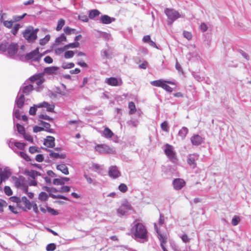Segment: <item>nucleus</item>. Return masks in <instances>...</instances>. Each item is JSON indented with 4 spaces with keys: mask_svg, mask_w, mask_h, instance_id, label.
<instances>
[{
    "mask_svg": "<svg viewBox=\"0 0 251 251\" xmlns=\"http://www.w3.org/2000/svg\"><path fill=\"white\" fill-rule=\"evenodd\" d=\"M35 160L38 162H41L44 160V157L42 154H37L35 157Z\"/></svg>",
    "mask_w": 251,
    "mask_h": 251,
    "instance_id": "0e129e2a",
    "label": "nucleus"
},
{
    "mask_svg": "<svg viewBox=\"0 0 251 251\" xmlns=\"http://www.w3.org/2000/svg\"><path fill=\"white\" fill-rule=\"evenodd\" d=\"M173 184L175 189L180 190L185 184V181L180 178H176L173 180Z\"/></svg>",
    "mask_w": 251,
    "mask_h": 251,
    "instance_id": "4468645a",
    "label": "nucleus"
},
{
    "mask_svg": "<svg viewBox=\"0 0 251 251\" xmlns=\"http://www.w3.org/2000/svg\"><path fill=\"white\" fill-rule=\"evenodd\" d=\"M67 49V48H65V46H64L63 48H59L56 49L55 51L56 53L61 54Z\"/></svg>",
    "mask_w": 251,
    "mask_h": 251,
    "instance_id": "052dcab7",
    "label": "nucleus"
},
{
    "mask_svg": "<svg viewBox=\"0 0 251 251\" xmlns=\"http://www.w3.org/2000/svg\"><path fill=\"white\" fill-rule=\"evenodd\" d=\"M80 46L79 43L75 42V43H70L65 45V48L68 49L69 48H76L79 47Z\"/></svg>",
    "mask_w": 251,
    "mask_h": 251,
    "instance_id": "c9c22d12",
    "label": "nucleus"
},
{
    "mask_svg": "<svg viewBox=\"0 0 251 251\" xmlns=\"http://www.w3.org/2000/svg\"><path fill=\"white\" fill-rule=\"evenodd\" d=\"M50 196L53 199H61L67 201L69 200L67 197L61 195H54L51 194H50Z\"/></svg>",
    "mask_w": 251,
    "mask_h": 251,
    "instance_id": "ea45409f",
    "label": "nucleus"
},
{
    "mask_svg": "<svg viewBox=\"0 0 251 251\" xmlns=\"http://www.w3.org/2000/svg\"><path fill=\"white\" fill-rule=\"evenodd\" d=\"M100 14V11L97 9L90 10L89 13V18L91 19H94L96 17Z\"/></svg>",
    "mask_w": 251,
    "mask_h": 251,
    "instance_id": "4be33fe9",
    "label": "nucleus"
},
{
    "mask_svg": "<svg viewBox=\"0 0 251 251\" xmlns=\"http://www.w3.org/2000/svg\"><path fill=\"white\" fill-rule=\"evenodd\" d=\"M56 249V245L54 243L48 244L46 247L47 251H54Z\"/></svg>",
    "mask_w": 251,
    "mask_h": 251,
    "instance_id": "c03bdc74",
    "label": "nucleus"
},
{
    "mask_svg": "<svg viewBox=\"0 0 251 251\" xmlns=\"http://www.w3.org/2000/svg\"><path fill=\"white\" fill-rule=\"evenodd\" d=\"M202 137L198 134H195L191 138V141H201Z\"/></svg>",
    "mask_w": 251,
    "mask_h": 251,
    "instance_id": "49530a36",
    "label": "nucleus"
},
{
    "mask_svg": "<svg viewBox=\"0 0 251 251\" xmlns=\"http://www.w3.org/2000/svg\"><path fill=\"white\" fill-rule=\"evenodd\" d=\"M160 126L162 130L165 132H168L169 129V126H168V123L166 121H164V122H163L161 124Z\"/></svg>",
    "mask_w": 251,
    "mask_h": 251,
    "instance_id": "4c0bfd02",
    "label": "nucleus"
},
{
    "mask_svg": "<svg viewBox=\"0 0 251 251\" xmlns=\"http://www.w3.org/2000/svg\"><path fill=\"white\" fill-rule=\"evenodd\" d=\"M199 158V155L196 153L190 154L188 155L187 162L189 165L193 169H194L197 166L196 162Z\"/></svg>",
    "mask_w": 251,
    "mask_h": 251,
    "instance_id": "6e6552de",
    "label": "nucleus"
},
{
    "mask_svg": "<svg viewBox=\"0 0 251 251\" xmlns=\"http://www.w3.org/2000/svg\"><path fill=\"white\" fill-rule=\"evenodd\" d=\"M53 183L54 185H63L64 184V182L63 181V179H59V178H55L53 180Z\"/></svg>",
    "mask_w": 251,
    "mask_h": 251,
    "instance_id": "603ef678",
    "label": "nucleus"
},
{
    "mask_svg": "<svg viewBox=\"0 0 251 251\" xmlns=\"http://www.w3.org/2000/svg\"><path fill=\"white\" fill-rule=\"evenodd\" d=\"M41 76V75L39 74L36 75H35L32 76L30 78V81L32 83L36 82L38 79L39 78V77Z\"/></svg>",
    "mask_w": 251,
    "mask_h": 251,
    "instance_id": "13d9d810",
    "label": "nucleus"
},
{
    "mask_svg": "<svg viewBox=\"0 0 251 251\" xmlns=\"http://www.w3.org/2000/svg\"><path fill=\"white\" fill-rule=\"evenodd\" d=\"M38 28L34 29L32 26H28L26 27L22 34L24 38L28 43H34L37 38Z\"/></svg>",
    "mask_w": 251,
    "mask_h": 251,
    "instance_id": "7ed1b4c3",
    "label": "nucleus"
},
{
    "mask_svg": "<svg viewBox=\"0 0 251 251\" xmlns=\"http://www.w3.org/2000/svg\"><path fill=\"white\" fill-rule=\"evenodd\" d=\"M128 108L129 109V113L130 114H134L136 111L135 105L132 101L129 102Z\"/></svg>",
    "mask_w": 251,
    "mask_h": 251,
    "instance_id": "c85d7f7f",
    "label": "nucleus"
},
{
    "mask_svg": "<svg viewBox=\"0 0 251 251\" xmlns=\"http://www.w3.org/2000/svg\"><path fill=\"white\" fill-rule=\"evenodd\" d=\"M40 124L44 126V128H46L47 131L52 132V129L50 128V125L49 123L41 121Z\"/></svg>",
    "mask_w": 251,
    "mask_h": 251,
    "instance_id": "c756f323",
    "label": "nucleus"
},
{
    "mask_svg": "<svg viewBox=\"0 0 251 251\" xmlns=\"http://www.w3.org/2000/svg\"><path fill=\"white\" fill-rule=\"evenodd\" d=\"M64 32L67 35L74 34L76 33L75 29L74 28H71L69 26H66L64 28Z\"/></svg>",
    "mask_w": 251,
    "mask_h": 251,
    "instance_id": "cd10ccee",
    "label": "nucleus"
},
{
    "mask_svg": "<svg viewBox=\"0 0 251 251\" xmlns=\"http://www.w3.org/2000/svg\"><path fill=\"white\" fill-rule=\"evenodd\" d=\"M10 200L13 202H16V203H19L21 202V200L20 198L16 197V196H13L9 198Z\"/></svg>",
    "mask_w": 251,
    "mask_h": 251,
    "instance_id": "bf43d9fd",
    "label": "nucleus"
},
{
    "mask_svg": "<svg viewBox=\"0 0 251 251\" xmlns=\"http://www.w3.org/2000/svg\"><path fill=\"white\" fill-rule=\"evenodd\" d=\"M158 238L160 242L161 247L166 246L168 239V235L167 234H159V232L158 231Z\"/></svg>",
    "mask_w": 251,
    "mask_h": 251,
    "instance_id": "f3484780",
    "label": "nucleus"
},
{
    "mask_svg": "<svg viewBox=\"0 0 251 251\" xmlns=\"http://www.w3.org/2000/svg\"><path fill=\"white\" fill-rule=\"evenodd\" d=\"M114 20V18H112L106 15L101 16L100 19L101 23L103 24H109Z\"/></svg>",
    "mask_w": 251,
    "mask_h": 251,
    "instance_id": "2eb2a0df",
    "label": "nucleus"
},
{
    "mask_svg": "<svg viewBox=\"0 0 251 251\" xmlns=\"http://www.w3.org/2000/svg\"><path fill=\"white\" fill-rule=\"evenodd\" d=\"M167 84H174L173 82L169 81H166L162 79L158 80V87H161L163 89L169 92H172L173 89Z\"/></svg>",
    "mask_w": 251,
    "mask_h": 251,
    "instance_id": "9b49d317",
    "label": "nucleus"
},
{
    "mask_svg": "<svg viewBox=\"0 0 251 251\" xmlns=\"http://www.w3.org/2000/svg\"><path fill=\"white\" fill-rule=\"evenodd\" d=\"M27 15L26 13H24L21 16L14 15L12 17L13 22H18L23 20L24 17Z\"/></svg>",
    "mask_w": 251,
    "mask_h": 251,
    "instance_id": "2f4dec72",
    "label": "nucleus"
},
{
    "mask_svg": "<svg viewBox=\"0 0 251 251\" xmlns=\"http://www.w3.org/2000/svg\"><path fill=\"white\" fill-rule=\"evenodd\" d=\"M16 127H17V130L19 133H20L21 134H22V135L25 134V127L23 126H22L19 124H17L16 125Z\"/></svg>",
    "mask_w": 251,
    "mask_h": 251,
    "instance_id": "e433bc0d",
    "label": "nucleus"
},
{
    "mask_svg": "<svg viewBox=\"0 0 251 251\" xmlns=\"http://www.w3.org/2000/svg\"><path fill=\"white\" fill-rule=\"evenodd\" d=\"M74 52L72 50L66 51L64 53V57L65 58H70L74 56Z\"/></svg>",
    "mask_w": 251,
    "mask_h": 251,
    "instance_id": "de8ad7c7",
    "label": "nucleus"
},
{
    "mask_svg": "<svg viewBox=\"0 0 251 251\" xmlns=\"http://www.w3.org/2000/svg\"><path fill=\"white\" fill-rule=\"evenodd\" d=\"M95 150L101 153H113V149L110 148L105 144H98L95 147Z\"/></svg>",
    "mask_w": 251,
    "mask_h": 251,
    "instance_id": "1a4fd4ad",
    "label": "nucleus"
},
{
    "mask_svg": "<svg viewBox=\"0 0 251 251\" xmlns=\"http://www.w3.org/2000/svg\"><path fill=\"white\" fill-rule=\"evenodd\" d=\"M14 145L18 148L22 150L24 149L25 144L24 142H14Z\"/></svg>",
    "mask_w": 251,
    "mask_h": 251,
    "instance_id": "3c124183",
    "label": "nucleus"
},
{
    "mask_svg": "<svg viewBox=\"0 0 251 251\" xmlns=\"http://www.w3.org/2000/svg\"><path fill=\"white\" fill-rule=\"evenodd\" d=\"M10 172L7 170L4 169L3 170L0 171V177H1L2 179H7L10 176Z\"/></svg>",
    "mask_w": 251,
    "mask_h": 251,
    "instance_id": "aec40b11",
    "label": "nucleus"
},
{
    "mask_svg": "<svg viewBox=\"0 0 251 251\" xmlns=\"http://www.w3.org/2000/svg\"><path fill=\"white\" fill-rule=\"evenodd\" d=\"M240 219L239 216H234L231 221V224L233 226H237L240 222Z\"/></svg>",
    "mask_w": 251,
    "mask_h": 251,
    "instance_id": "79ce46f5",
    "label": "nucleus"
},
{
    "mask_svg": "<svg viewBox=\"0 0 251 251\" xmlns=\"http://www.w3.org/2000/svg\"><path fill=\"white\" fill-rule=\"evenodd\" d=\"M22 27V25L20 24H16L14 25V26L11 30V33L16 36L18 33L19 29Z\"/></svg>",
    "mask_w": 251,
    "mask_h": 251,
    "instance_id": "a878e982",
    "label": "nucleus"
},
{
    "mask_svg": "<svg viewBox=\"0 0 251 251\" xmlns=\"http://www.w3.org/2000/svg\"><path fill=\"white\" fill-rule=\"evenodd\" d=\"M25 174L27 175L31 179H35L36 176L41 175L39 172L35 170L25 171Z\"/></svg>",
    "mask_w": 251,
    "mask_h": 251,
    "instance_id": "dca6fc26",
    "label": "nucleus"
},
{
    "mask_svg": "<svg viewBox=\"0 0 251 251\" xmlns=\"http://www.w3.org/2000/svg\"><path fill=\"white\" fill-rule=\"evenodd\" d=\"M165 154L167 156L169 160L173 163H176L177 159L176 156V153L174 150V147L167 144L165 145L164 149Z\"/></svg>",
    "mask_w": 251,
    "mask_h": 251,
    "instance_id": "20e7f679",
    "label": "nucleus"
},
{
    "mask_svg": "<svg viewBox=\"0 0 251 251\" xmlns=\"http://www.w3.org/2000/svg\"><path fill=\"white\" fill-rule=\"evenodd\" d=\"M32 90L33 86L31 84H29L24 87L22 92L24 94L28 95Z\"/></svg>",
    "mask_w": 251,
    "mask_h": 251,
    "instance_id": "bb28decb",
    "label": "nucleus"
},
{
    "mask_svg": "<svg viewBox=\"0 0 251 251\" xmlns=\"http://www.w3.org/2000/svg\"><path fill=\"white\" fill-rule=\"evenodd\" d=\"M103 134L105 137L109 138L113 135V133L108 127H106L103 131Z\"/></svg>",
    "mask_w": 251,
    "mask_h": 251,
    "instance_id": "b1692460",
    "label": "nucleus"
},
{
    "mask_svg": "<svg viewBox=\"0 0 251 251\" xmlns=\"http://www.w3.org/2000/svg\"><path fill=\"white\" fill-rule=\"evenodd\" d=\"M179 237L181 239L182 241L184 243H188L190 241V239L188 238V236L186 234H184L183 235H178Z\"/></svg>",
    "mask_w": 251,
    "mask_h": 251,
    "instance_id": "09e8293b",
    "label": "nucleus"
},
{
    "mask_svg": "<svg viewBox=\"0 0 251 251\" xmlns=\"http://www.w3.org/2000/svg\"><path fill=\"white\" fill-rule=\"evenodd\" d=\"M183 36L188 40H190L192 38V35L191 32L187 31H184L183 32Z\"/></svg>",
    "mask_w": 251,
    "mask_h": 251,
    "instance_id": "864d4df0",
    "label": "nucleus"
},
{
    "mask_svg": "<svg viewBox=\"0 0 251 251\" xmlns=\"http://www.w3.org/2000/svg\"><path fill=\"white\" fill-rule=\"evenodd\" d=\"M135 239L147 240V231L145 226L141 223H138L132 228Z\"/></svg>",
    "mask_w": 251,
    "mask_h": 251,
    "instance_id": "f03ea898",
    "label": "nucleus"
},
{
    "mask_svg": "<svg viewBox=\"0 0 251 251\" xmlns=\"http://www.w3.org/2000/svg\"><path fill=\"white\" fill-rule=\"evenodd\" d=\"M48 199V194L44 192H41L39 195V199L42 201H46Z\"/></svg>",
    "mask_w": 251,
    "mask_h": 251,
    "instance_id": "72a5a7b5",
    "label": "nucleus"
},
{
    "mask_svg": "<svg viewBox=\"0 0 251 251\" xmlns=\"http://www.w3.org/2000/svg\"><path fill=\"white\" fill-rule=\"evenodd\" d=\"M4 191L5 194L8 196H11L13 194V191L12 189L8 186H5L4 187Z\"/></svg>",
    "mask_w": 251,
    "mask_h": 251,
    "instance_id": "a19ab883",
    "label": "nucleus"
},
{
    "mask_svg": "<svg viewBox=\"0 0 251 251\" xmlns=\"http://www.w3.org/2000/svg\"><path fill=\"white\" fill-rule=\"evenodd\" d=\"M20 156L21 157H22L24 159H25V160L28 161L30 160V157L25 152H24L23 151H20Z\"/></svg>",
    "mask_w": 251,
    "mask_h": 251,
    "instance_id": "4d7b16f0",
    "label": "nucleus"
},
{
    "mask_svg": "<svg viewBox=\"0 0 251 251\" xmlns=\"http://www.w3.org/2000/svg\"><path fill=\"white\" fill-rule=\"evenodd\" d=\"M19 48V45L17 43H11L9 44L7 53L9 56H14L17 52Z\"/></svg>",
    "mask_w": 251,
    "mask_h": 251,
    "instance_id": "9d476101",
    "label": "nucleus"
},
{
    "mask_svg": "<svg viewBox=\"0 0 251 251\" xmlns=\"http://www.w3.org/2000/svg\"><path fill=\"white\" fill-rule=\"evenodd\" d=\"M200 29L201 30V31L203 32L207 30V26L204 23H202L200 25Z\"/></svg>",
    "mask_w": 251,
    "mask_h": 251,
    "instance_id": "774afa93",
    "label": "nucleus"
},
{
    "mask_svg": "<svg viewBox=\"0 0 251 251\" xmlns=\"http://www.w3.org/2000/svg\"><path fill=\"white\" fill-rule=\"evenodd\" d=\"M56 169L65 175H68L69 174L68 168L65 164L58 165L56 166Z\"/></svg>",
    "mask_w": 251,
    "mask_h": 251,
    "instance_id": "a211bd4d",
    "label": "nucleus"
},
{
    "mask_svg": "<svg viewBox=\"0 0 251 251\" xmlns=\"http://www.w3.org/2000/svg\"><path fill=\"white\" fill-rule=\"evenodd\" d=\"M164 13L167 17V22L170 25L177 19L180 18H183L185 17L184 14L180 13L174 8H166L164 10Z\"/></svg>",
    "mask_w": 251,
    "mask_h": 251,
    "instance_id": "f257e3e1",
    "label": "nucleus"
},
{
    "mask_svg": "<svg viewBox=\"0 0 251 251\" xmlns=\"http://www.w3.org/2000/svg\"><path fill=\"white\" fill-rule=\"evenodd\" d=\"M105 82L109 85L112 86H120L123 84V81L121 78H117L114 77L106 78Z\"/></svg>",
    "mask_w": 251,
    "mask_h": 251,
    "instance_id": "0eeeda50",
    "label": "nucleus"
},
{
    "mask_svg": "<svg viewBox=\"0 0 251 251\" xmlns=\"http://www.w3.org/2000/svg\"><path fill=\"white\" fill-rule=\"evenodd\" d=\"M50 39V36L49 35H47L45 37L42 39H41L40 40V44L41 45H45Z\"/></svg>",
    "mask_w": 251,
    "mask_h": 251,
    "instance_id": "58836bf2",
    "label": "nucleus"
},
{
    "mask_svg": "<svg viewBox=\"0 0 251 251\" xmlns=\"http://www.w3.org/2000/svg\"><path fill=\"white\" fill-rule=\"evenodd\" d=\"M36 113V107L33 106L31 107L29 110V113L31 115H35Z\"/></svg>",
    "mask_w": 251,
    "mask_h": 251,
    "instance_id": "338daca9",
    "label": "nucleus"
},
{
    "mask_svg": "<svg viewBox=\"0 0 251 251\" xmlns=\"http://www.w3.org/2000/svg\"><path fill=\"white\" fill-rule=\"evenodd\" d=\"M44 145L47 148H53L55 146V142H43Z\"/></svg>",
    "mask_w": 251,
    "mask_h": 251,
    "instance_id": "680f3d73",
    "label": "nucleus"
},
{
    "mask_svg": "<svg viewBox=\"0 0 251 251\" xmlns=\"http://www.w3.org/2000/svg\"><path fill=\"white\" fill-rule=\"evenodd\" d=\"M56 92L59 95L65 96L69 94L70 91L67 89L65 85L61 83L59 86L56 87Z\"/></svg>",
    "mask_w": 251,
    "mask_h": 251,
    "instance_id": "f8f14e48",
    "label": "nucleus"
},
{
    "mask_svg": "<svg viewBox=\"0 0 251 251\" xmlns=\"http://www.w3.org/2000/svg\"><path fill=\"white\" fill-rule=\"evenodd\" d=\"M50 156L51 157L54 158H62L64 159L66 158V155L65 154H59L58 153L54 152L53 151H51L50 153Z\"/></svg>",
    "mask_w": 251,
    "mask_h": 251,
    "instance_id": "5701e85b",
    "label": "nucleus"
},
{
    "mask_svg": "<svg viewBox=\"0 0 251 251\" xmlns=\"http://www.w3.org/2000/svg\"><path fill=\"white\" fill-rule=\"evenodd\" d=\"M109 176L113 178H116L120 176L121 174L118 170V168L116 166H111L108 171Z\"/></svg>",
    "mask_w": 251,
    "mask_h": 251,
    "instance_id": "ddd939ff",
    "label": "nucleus"
},
{
    "mask_svg": "<svg viewBox=\"0 0 251 251\" xmlns=\"http://www.w3.org/2000/svg\"><path fill=\"white\" fill-rule=\"evenodd\" d=\"M29 151L31 153H34L35 152H38L40 151H39L38 147H37L36 146H32V147H29Z\"/></svg>",
    "mask_w": 251,
    "mask_h": 251,
    "instance_id": "5fc2aeb1",
    "label": "nucleus"
},
{
    "mask_svg": "<svg viewBox=\"0 0 251 251\" xmlns=\"http://www.w3.org/2000/svg\"><path fill=\"white\" fill-rule=\"evenodd\" d=\"M2 24L5 27L11 28L13 25V21L12 20H5L3 21Z\"/></svg>",
    "mask_w": 251,
    "mask_h": 251,
    "instance_id": "473e14b6",
    "label": "nucleus"
},
{
    "mask_svg": "<svg viewBox=\"0 0 251 251\" xmlns=\"http://www.w3.org/2000/svg\"><path fill=\"white\" fill-rule=\"evenodd\" d=\"M119 190L122 193H125L127 190V186L124 183H121L119 186Z\"/></svg>",
    "mask_w": 251,
    "mask_h": 251,
    "instance_id": "a18cd8bd",
    "label": "nucleus"
},
{
    "mask_svg": "<svg viewBox=\"0 0 251 251\" xmlns=\"http://www.w3.org/2000/svg\"><path fill=\"white\" fill-rule=\"evenodd\" d=\"M25 96L23 94L17 98L16 100V104L18 107L21 108L23 107L25 103Z\"/></svg>",
    "mask_w": 251,
    "mask_h": 251,
    "instance_id": "6ab92c4d",
    "label": "nucleus"
},
{
    "mask_svg": "<svg viewBox=\"0 0 251 251\" xmlns=\"http://www.w3.org/2000/svg\"><path fill=\"white\" fill-rule=\"evenodd\" d=\"M78 19L84 22H87L88 21V18L86 15H83L78 16Z\"/></svg>",
    "mask_w": 251,
    "mask_h": 251,
    "instance_id": "69168bd1",
    "label": "nucleus"
},
{
    "mask_svg": "<svg viewBox=\"0 0 251 251\" xmlns=\"http://www.w3.org/2000/svg\"><path fill=\"white\" fill-rule=\"evenodd\" d=\"M9 43L8 42H5L0 45V51L5 52L7 51Z\"/></svg>",
    "mask_w": 251,
    "mask_h": 251,
    "instance_id": "f704fd0d",
    "label": "nucleus"
},
{
    "mask_svg": "<svg viewBox=\"0 0 251 251\" xmlns=\"http://www.w3.org/2000/svg\"><path fill=\"white\" fill-rule=\"evenodd\" d=\"M44 61L48 63V64H50L51 63H52L53 62V59H52V58L50 56H47L45 57L44 59Z\"/></svg>",
    "mask_w": 251,
    "mask_h": 251,
    "instance_id": "e2e57ef3",
    "label": "nucleus"
},
{
    "mask_svg": "<svg viewBox=\"0 0 251 251\" xmlns=\"http://www.w3.org/2000/svg\"><path fill=\"white\" fill-rule=\"evenodd\" d=\"M64 25L65 20L63 19H60L58 21L57 25L56 26V30L57 31H60L62 29V27Z\"/></svg>",
    "mask_w": 251,
    "mask_h": 251,
    "instance_id": "7c9ffc66",
    "label": "nucleus"
},
{
    "mask_svg": "<svg viewBox=\"0 0 251 251\" xmlns=\"http://www.w3.org/2000/svg\"><path fill=\"white\" fill-rule=\"evenodd\" d=\"M188 129L187 127L183 126L179 131L178 135L180 137L181 140H183L188 133Z\"/></svg>",
    "mask_w": 251,
    "mask_h": 251,
    "instance_id": "412c9836",
    "label": "nucleus"
},
{
    "mask_svg": "<svg viewBox=\"0 0 251 251\" xmlns=\"http://www.w3.org/2000/svg\"><path fill=\"white\" fill-rule=\"evenodd\" d=\"M39 118L41 119L47 120L49 121H53V119L52 118L50 117L49 116L45 114H40L39 115Z\"/></svg>",
    "mask_w": 251,
    "mask_h": 251,
    "instance_id": "6e6d98bb",
    "label": "nucleus"
},
{
    "mask_svg": "<svg viewBox=\"0 0 251 251\" xmlns=\"http://www.w3.org/2000/svg\"><path fill=\"white\" fill-rule=\"evenodd\" d=\"M15 185L17 188H21L25 193H27L28 187L25 184V178L23 176L15 177Z\"/></svg>",
    "mask_w": 251,
    "mask_h": 251,
    "instance_id": "423d86ee",
    "label": "nucleus"
},
{
    "mask_svg": "<svg viewBox=\"0 0 251 251\" xmlns=\"http://www.w3.org/2000/svg\"><path fill=\"white\" fill-rule=\"evenodd\" d=\"M7 206V203L3 200L0 199V212H2L3 211V208L6 207Z\"/></svg>",
    "mask_w": 251,
    "mask_h": 251,
    "instance_id": "37998d69",
    "label": "nucleus"
},
{
    "mask_svg": "<svg viewBox=\"0 0 251 251\" xmlns=\"http://www.w3.org/2000/svg\"><path fill=\"white\" fill-rule=\"evenodd\" d=\"M55 41H56V42L58 43H60L61 42H63V41L66 42L67 38L64 36V35L62 34L59 37H58V38H56Z\"/></svg>",
    "mask_w": 251,
    "mask_h": 251,
    "instance_id": "8fccbe9b",
    "label": "nucleus"
},
{
    "mask_svg": "<svg viewBox=\"0 0 251 251\" xmlns=\"http://www.w3.org/2000/svg\"><path fill=\"white\" fill-rule=\"evenodd\" d=\"M42 54L40 53L39 49L37 48L25 54V58L26 61L39 62L41 60Z\"/></svg>",
    "mask_w": 251,
    "mask_h": 251,
    "instance_id": "39448f33",
    "label": "nucleus"
},
{
    "mask_svg": "<svg viewBox=\"0 0 251 251\" xmlns=\"http://www.w3.org/2000/svg\"><path fill=\"white\" fill-rule=\"evenodd\" d=\"M58 70V67H48L45 69V72L47 74L52 75L56 73L57 70Z\"/></svg>",
    "mask_w": 251,
    "mask_h": 251,
    "instance_id": "393cba45",
    "label": "nucleus"
}]
</instances>
